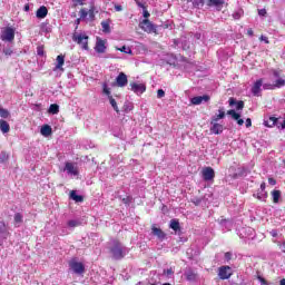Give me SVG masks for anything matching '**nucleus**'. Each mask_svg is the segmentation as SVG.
<instances>
[{
	"label": "nucleus",
	"mask_w": 285,
	"mask_h": 285,
	"mask_svg": "<svg viewBox=\"0 0 285 285\" xmlns=\"http://www.w3.org/2000/svg\"><path fill=\"white\" fill-rule=\"evenodd\" d=\"M56 67L53 68L55 71L60 70L61 72H63V63H66V56L63 55H59L56 58Z\"/></svg>",
	"instance_id": "obj_16"
},
{
	"label": "nucleus",
	"mask_w": 285,
	"mask_h": 285,
	"mask_svg": "<svg viewBox=\"0 0 285 285\" xmlns=\"http://www.w3.org/2000/svg\"><path fill=\"white\" fill-rule=\"evenodd\" d=\"M193 8L200 10V8L206 3L205 0H193Z\"/></svg>",
	"instance_id": "obj_29"
},
{
	"label": "nucleus",
	"mask_w": 285,
	"mask_h": 285,
	"mask_svg": "<svg viewBox=\"0 0 285 285\" xmlns=\"http://www.w3.org/2000/svg\"><path fill=\"white\" fill-rule=\"evenodd\" d=\"M79 14L80 19H86V17H88V11L85 8H82L80 9Z\"/></svg>",
	"instance_id": "obj_41"
},
{
	"label": "nucleus",
	"mask_w": 285,
	"mask_h": 285,
	"mask_svg": "<svg viewBox=\"0 0 285 285\" xmlns=\"http://www.w3.org/2000/svg\"><path fill=\"white\" fill-rule=\"evenodd\" d=\"M185 277H186L187 282H197L198 274L193 269H188L185 273Z\"/></svg>",
	"instance_id": "obj_19"
},
{
	"label": "nucleus",
	"mask_w": 285,
	"mask_h": 285,
	"mask_svg": "<svg viewBox=\"0 0 285 285\" xmlns=\"http://www.w3.org/2000/svg\"><path fill=\"white\" fill-rule=\"evenodd\" d=\"M233 19H235L236 21L242 19V17H244V10L243 9H239L237 11H234L233 13Z\"/></svg>",
	"instance_id": "obj_35"
},
{
	"label": "nucleus",
	"mask_w": 285,
	"mask_h": 285,
	"mask_svg": "<svg viewBox=\"0 0 285 285\" xmlns=\"http://www.w3.org/2000/svg\"><path fill=\"white\" fill-rule=\"evenodd\" d=\"M257 279L261 282L262 285H268L266 278L262 277L261 275L257 276Z\"/></svg>",
	"instance_id": "obj_46"
},
{
	"label": "nucleus",
	"mask_w": 285,
	"mask_h": 285,
	"mask_svg": "<svg viewBox=\"0 0 285 285\" xmlns=\"http://www.w3.org/2000/svg\"><path fill=\"white\" fill-rule=\"evenodd\" d=\"M169 228H171V230H175V233H178V230H181V226L179 225V220L178 219H171L170 224H169Z\"/></svg>",
	"instance_id": "obj_25"
},
{
	"label": "nucleus",
	"mask_w": 285,
	"mask_h": 285,
	"mask_svg": "<svg viewBox=\"0 0 285 285\" xmlns=\"http://www.w3.org/2000/svg\"><path fill=\"white\" fill-rule=\"evenodd\" d=\"M117 50H119V52H126V53H130V52H132V50H130V49H127L126 48V46H122L121 48H117Z\"/></svg>",
	"instance_id": "obj_45"
},
{
	"label": "nucleus",
	"mask_w": 285,
	"mask_h": 285,
	"mask_svg": "<svg viewBox=\"0 0 285 285\" xmlns=\"http://www.w3.org/2000/svg\"><path fill=\"white\" fill-rule=\"evenodd\" d=\"M102 92H104L105 95H107L108 99H109L110 97H112V95H110V88H108V85H107V83H104V85H102Z\"/></svg>",
	"instance_id": "obj_38"
},
{
	"label": "nucleus",
	"mask_w": 285,
	"mask_h": 285,
	"mask_svg": "<svg viewBox=\"0 0 285 285\" xmlns=\"http://www.w3.org/2000/svg\"><path fill=\"white\" fill-rule=\"evenodd\" d=\"M106 40L97 38L95 51L98 52V55H104V52H106Z\"/></svg>",
	"instance_id": "obj_13"
},
{
	"label": "nucleus",
	"mask_w": 285,
	"mask_h": 285,
	"mask_svg": "<svg viewBox=\"0 0 285 285\" xmlns=\"http://www.w3.org/2000/svg\"><path fill=\"white\" fill-rule=\"evenodd\" d=\"M70 197L73 199V202H77V203L83 202V196L77 195V191L75 190L70 193Z\"/></svg>",
	"instance_id": "obj_30"
},
{
	"label": "nucleus",
	"mask_w": 285,
	"mask_h": 285,
	"mask_svg": "<svg viewBox=\"0 0 285 285\" xmlns=\"http://www.w3.org/2000/svg\"><path fill=\"white\" fill-rule=\"evenodd\" d=\"M277 121H278V118L269 117L267 120L264 121V126H266V128H273L277 126Z\"/></svg>",
	"instance_id": "obj_21"
},
{
	"label": "nucleus",
	"mask_w": 285,
	"mask_h": 285,
	"mask_svg": "<svg viewBox=\"0 0 285 285\" xmlns=\"http://www.w3.org/2000/svg\"><path fill=\"white\" fill-rule=\"evenodd\" d=\"M130 202H132V197H130V196L122 198V204L128 205V204H130Z\"/></svg>",
	"instance_id": "obj_48"
},
{
	"label": "nucleus",
	"mask_w": 285,
	"mask_h": 285,
	"mask_svg": "<svg viewBox=\"0 0 285 285\" xmlns=\"http://www.w3.org/2000/svg\"><path fill=\"white\" fill-rule=\"evenodd\" d=\"M13 224L19 227L20 224H23V214L16 213L13 216Z\"/></svg>",
	"instance_id": "obj_26"
},
{
	"label": "nucleus",
	"mask_w": 285,
	"mask_h": 285,
	"mask_svg": "<svg viewBox=\"0 0 285 285\" xmlns=\"http://www.w3.org/2000/svg\"><path fill=\"white\" fill-rule=\"evenodd\" d=\"M73 3H78L79 6H83V1L86 0H72Z\"/></svg>",
	"instance_id": "obj_60"
},
{
	"label": "nucleus",
	"mask_w": 285,
	"mask_h": 285,
	"mask_svg": "<svg viewBox=\"0 0 285 285\" xmlns=\"http://www.w3.org/2000/svg\"><path fill=\"white\" fill-rule=\"evenodd\" d=\"M101 28H102V32L110 33V22L109 21H102Z\"/></svg>",
	"instance_id": "obj_34"
},
{
	"label": "nucleus",
	"mask_w": 285,
	"mask_h": 285,
	"mask_svg": "<svg viewBox=\"0 0 285 285\" xmlns=\"http://www.w3.org/2000/svg\"><path fill=\"white\" fill-rule=\"evenodd\" d=\"M0 130L3 132V135L10 132V124L3 119H0Z\"/></svg>",
	"instance_id": "obj_23"
},
{
	"label": "nucleus",
	"mask_w": 285,
	"mask_h": 285,
	"mask_svg": "<svg viewBox=\"0 0 285 285\" xmlns=\"http://www.w3.org/2000/svg\"><path fill=\"white\" fill-rule=\"evenodd\" d=\"M130 88L135 95H144V92H146L145 83L130 82Z\"/></svg>",
	"instance_id": "obj_11"
},
{
	"label": "nucleus",
	"mask_w": 285,
	"mask_h": 285,
	"mask_svg": "<svg viewBox=\"0 0 285 285\" xmlns=\"http://www.w3.org/2000/svg\"><path fill=\"white\" fill-rule=\"evenodd\" d=\"M109 104L114 108L115 112L119 114V107L117 106V100L112 98V96H109Z\"/></svg>",
	"instance_id": "obj_31"
},
{
	"label": "nucleus",
	"mask_w": 285,
	"mask_h": 285,
	"mask_svg": "<svg viewBox=\"0 0 285 285\" xmlns=\"http://www.w3.org/2000/svg\"><path fill=\"white\" fill-rule=\"evenodd\" d=\"M208 8H215L218 12H222L224 6H226V0H207Z\"/></svg>",
	"instance_id": "obj_6"
},
{
	"label": "nucleus",
	"mask_w": 285,
	"mask_h": 285,
	"mask_svg": "<svg viewBox=\"0 0 285 285\" xmlns=\"http://www.w3.org/2000/svg\"><path fill=\"white\" fill-rule=\"evenodd\" d=\"M202 175L205 181H213L215 179V169L213 167H205L202 170Z\"/></svg>",
	"instance_id": "obj_7"
},
{
	"label": "nucleus",
	"mask_w": 285,
	"mask_h": 285,
	"mask_svg": "<svg viewBox=\"0 0 285 285\" xmlns=\"http://www.w3.org/2000/svg\"><path fill=\"white\" fill-rule=\"evenodd\" d=\"M272 197H273V203L274 204H279V198L282 197V191L277 190V189H274L272 191Z\"/></svg>",
	"instance_id": "obj_28"
},
{
	"label": "nucleus",
	"mask_w": 285,
	"mask_h": 285,
	"mask_svg": "<svg viewBox=\"0 0 285 285\" xmlns=\"http://www.w3.org/2000/svg\"><path fill=\"white\" fill-rule=\"evenodd\" d=\"M116 83L118 88H125V86H128V76H126L124 72H120L116 78Z\"/></svg>",
	"instance_id": "obj_14"
},
{
	"label": "nucleus",
	"mask_w": 285,
	"mask_h": 285,
	"mask_svg": "<svg viewBox=\"0 0 285 285\" xmlns=\"http://www.w3.org/2000/svg\"><path fill=\"white\" fill-rule=\"evenodd\" d=\"M259 190H262V193H266V183L261 184V189Z\"/></svg>",
	"instance_id": "obj_57"
},
{
	"label": "nucleus",
	"mask_w": 285,
	"mask_h": 285,
	"mask_svg": "<svg viewBox=\"0 0 285 285\" xmlns=\"http://www.w3.org/2000/svg\"><path fill=\"white\" fill-rule=\"evenodd\" d=\"M232 276H233V271L230 269V266L223 265L218 268L219 279H230Z\"/></svg>",
	"instance_id": "obj_4"
},
{
	"label": "nucleus",
	"mask_w": 285,
	"mask_h": 285,
	"mask_svg": "<svg viewBox=\"0 0 285 285\" xmlns=\"http://www.w3.org/2000/svg\"><path fill=\"white\" fill-rule=\"evenodd\" d=\"M1 39L2 41H14V29L7 27L1 35Z\"/></svg>",
	"instance_id": "obj_10"
},
{
	"label": "nucleus",
	"mask_w": 285,
	"mask_h": 285,
	"mask_svg": "<svg viewBox=\"0 0 285 285\" xmlns=\"http://www.w3.org/2000/svg\"><path fill=\"white\" fill-rule=\"evenodd\" d=\"M12 49H4L3 53L6 55V57H10L12 55Z\"/></svg>",
	"instance_id": "obj_53"
},
{
	"label": "nucleus",
	"mask_w": 285,
	"mask_h": 285,
	"mask_svg": "<svg viewBox=\"0 0 285 285\" xmlns=\"http://www.w3.org/2000/svg\"><path fill=\"white\" fill-rule=\"evenodd\" d=\"M165 273H166L167 275H174V274H175V272L173 271V268H168L167 271H165Z\"/></svg>",
	"instance_id": "obj_58"
},
{
	"label": "nucleus",
	"mask_w": 285,
	"mask_h": 285,
	"mask_svg": "<svg viewBox=\"0 0 285 285\" xmlns=\"http://www.w3.org/2000/svg\"><path fill=\"white\" fill-rule=\"evenodd\" d=\"M227 115H229L235 121H237L242 117V115L237 114L235 109L228 110Z\"/></svg>",
	"instance_id": "obj_33"
},
{
	"label": "nucleus",
	"mask_w": 285,
	"mask_h": 285,
	"mask_svg": "<svg viewBox=\"0 0 285 285\" xmlns=\"http://www.w3.org/2000/svg\"><path fill=\"white\" fill-rule=\"evenodd\" d=\"M163 97H166V91H164V89H158L157 90V98L163 99Z\"/></svg>",
	"instance_id": "obj_42"
},
{
	"label": "nucleus",
	"mask_w": 285,
	"mask_h": 285,
	"mask_svg": "<svg viewBox=\"0 0 285 285\" xmlns=\"http://www.w3.org/2000/svg\"><path fill=\"white\" fill-rule=\"evenodd\" d=\"M269 235H272V237H277V229L269 232Z\"/></svg>",
	"instance_id": "obj_59"
},
{
	"label": "nucleus",
	"mask_w": 285,
	"mask_h": 285,
	"mask_svg": "<svg viewBox=\"0 0 285 285\" xmlns=\"http://www.w3.org/2000/svg\"><path fill=\"white\" fill-rule=\"evenodd\" d=\"M247 35H248L249 37H253V35H255V32L253 31V29H248V30H247Z\"/></svg>",
	"instance_id": "obj_63"
},
{
	"label": "nucleus",
	"mask_w": 285,
	"mask_h": 285,
	"mask_svg": "<svg viewBox=\"0 0 285 285\" xmlns=\"http://www.w3.org/2000/svg\"><path fill=\"white\" fill-rule=\"evenodd\" d=\"M262 86H264V79H258L254 82L252 87V95L254 97H262Z\"/></svg>",
	"instance_id": "obj_8"
},
{
	"label": "nucleus",
	"mask_w": 285,
	"mask_h": 285,
	"mask_svg": "<svg viewBox=\"0 0 285 285\" xmlns=\"http://www.w3.org/2000/svg\"><path fill=\"white\" fill-rule=\"evenodd\" d=\"M273 75H274V77H279V71L274 70V71H273Z\"/></svg>",
	"instance_id": "obj_64"
},
{
	"label": "nucleus",
	"mask_w": 285,
	"mask_h": 285,
	"mask_svg": "<svg viewBox=\"0 0 285 285\" xmlns=\"http://www.w3.org/2000/svg\"><path fill=\"white\" fill-rule=\"evenodd\" d=\"M268 184H271V186H275V184H277V180H275V178H268Z\"/></svg>",
	"instance_id": "obj_56"
},
{
	"label": "nucleus",
	"mask_w": 285,
	"mask_h": 285,
	"mask_svg": "<svg viewBox=\"0 0 285 285\" xmlns=\"http://www.w3.org/2000/svg\"><path fill=\"white\" fill-rule=\"evenodd\" d=\"M67 224L70 228H76V226H79V222L77 220H69Z\"/></svg>",
	"instance_id": "obj_43"
},
{
	"label": "nucleus",
	"mask_w": 285,
	"mask_h": 285,
	"mask_svg": "<svg viewBox=\"0 0 285 285\" xmlns=\"http://www.w3.org/2000/svg\"><path fill=\"white\" fill-rule=\"evenodd\" d=\"M0 117L2 119H8V117H10V111L6 108L0 107Z\"/></svg>",
	"instance_id": "obj_36"
},
{
	"label": "nucleus",
	"mask_w": 285,
	"mask_h": 285,
	"mask_svg": "<svg viewBox=\"0 0 285 285\" xmlns=\"http://www.w3.org/2000/svg\"><path fill=\"white\" fill-rule=\"evenodd\" d=\"M8 159H9L8 154L6 151H2L0 155V163L6 164V161H8Z\"/></svg>",
	"instance_id": "obj_39"
},
{
	"label": "nucleus",
	"mask_w": 285,
	"mask_h": 285,
	"mask_svg": "<svg viewBox=\"0 0 285 285\" xmlns=\"http://www.w3.org/2000/svg\"><path fill=\"white\" fill-rule=\"evenodd\" d=\"M69 268L76 275H83L86 273V265H83L81 262H77V258H73L69 262Z\"/></svg>",
	"instance_id": "obj_2"
},
{
	"label": "nucleus",
	"mask_w": 285,
	"mask_h": 285,
	"mask_svg": "<svg viewBox=\"0 0 285 285\" xmlns=\"http://www.w3.org/2000/svg\"><path fill=\"white\" fill-rule=\"evenodd\" d=\"M258 14H259V17H266V14H267L266 9H259Z\"/></svg>",
	"instance_id": "obj_54"
},
{
	"label": "nucleus",
	"mask_w": 285,
	"mask_h": 285,
	"mask_svg": "<svg viewBox=\"0 0 285 285\" xmlns=\"http://www.w3.org/2000/svg\"><path fill=\"white\" fill-rule=\"evenodd\" d=\"M253 197L262 202L263 199H266V197H268V193L258 189L257 193L253 194Z\"/></svg>",
	"instance_id": "obj_27"
},
{
	"label": "nucleus",
	"mask_w": 285,
	"mask_h": 285,
	"mask_svg": "<svg viewBox=\"0 0 285 285\" xmlns=\"http://www.w3.org/2000/svg\"><path fill=\"white\" fill-rule=\"evenodd\" d=\"M36 17L38 19H46V17H48V8L46 6H41L37 12H36Z\"/></svg>",
	"instance_id": "obj_18"
},
{
	"label": "nucleus",
	"mask_w": 285,
	"mask_h": 285,
	"mask_svg": "<svg viewBox=\"0 0 285 285\" xmlns=\"http://www.w3.org/2000/svg\"><path fill=\"white\" fill-rule=\"evenodd\" d=\"M50 115H59V105L52 104L49 107Z\"/></svg>",
	"instance_id": "obj_32"
},
{
	"label": "nucleus",
	"mask_w": 285,
	"mask_h": 285,
	"mask_svg": "<svg viewBox=\"0 0 285 285\" xmlns=\"http://www.w3.org/2000/svg\"><path fill=\"white\" fill-rule=\"evenodd\" d=\"M135 2L138 6V8H142V10H146V4H144L141 0H135Z\"/></svg>",
	"instance_id": "obj_49"
},
{
	"label": "nucleus",
	"mask_w": 285,
	"mask_h": 285,
	"mask_svg": "<svg viewBox=\"0 0 285 285\" xmlns=\"http://www.w3.org/2000/svg\"><path fill=\"white\" fill-rule=\"evenodd\" d=\"M225 117H226V111L224 110V107H220V108L218 109V115H215V116L212 118L210 122L217 124V121H219V119H224Z\"/></svg>",
	"instance_id": "obj_17"
},
{
	"label": "nucleus",
	"mask_w": 285,
	"mask_h": 285,
	"mask_svg": "<svg viewBox=\"0 0 285 285\" xmlns=\"http://www.w3.org/2000/svg\"><path fill=\"white\" fill-rule=\"evenodd\" d=\"M142 17H144L145 19H148V17H150V12H148V11L146 10V7H145V9H144V11H142Z\"/></svg>",
	"instance_id": "obj_55"
},
{
	"label": "nucleus",
	"mask_w": 285,
	"mask_h": 285,
	"mask_svg": "<svg viewBox=\"0 0 285 285\" xmlns=\"http://www.w3.org/2000/svg\"><path fill=\"white\" fill-rule=\"evenodd\" d=\"M225 259L226 262H230L233 259V253L230 252L225 253Z\"/></svg>",
	"instance_id": "obj_47"
},
{
	"label": "nucleus",
	"mask_w": 285,
	"mask_h": 285,
	"mask_svg": "<svg viewBox=\"0 0 285 285\" xmlns=\"http://www.w3.org/2000/svg\"><path fill=\"white\" fill-rule=\"evenodd\" d=\"M72 39L78 46H81L82 50H88V36L75 35Z\"/></svg>",
	"instance_id": "obj_5"
},
{
	"label": "nucleus",
	"mask_w": 285,
	"mask_h": 285,
	"mask_svg": "<svg viewBox=\"0 0 285 285\" xmlns=\"http://www.w3.org/2000/svg\"><path fill=\"white\" fill-rule=\"evenodd\" d=\"M245 126L246 128H250V126H253V120H250V118H247L245 121Z\"/></svg>",
	"instance_id": "obj_52"
},
{
	"label": "nucleus",
	"mask_w": 285,
	"mask_h": 285,
	"mask_svg": "<svg viewBox=\"0 0 285 285\" xmlns=\"http://www.w3.org/2000/svg\"><path fill=\"white\" fill-rule=\"evenodd\" d=\"M138 26L140 30L147 32V35H153V32L157 35V27L154 23H151L148 19L141 20Z\"/></svg>",
	"instance_id": "obj_3"
},
{
	"label": "nucleus",
	"mask_w": 285,
	"mask_h": 285,
	"mask_svg": "<svg viewBox=\"0 0 285 285\" xmlns=\"http://www.w3.org/2000/svg\"><path fill=\"white\" fill-rule=\"evenodd\" d=\"M283 86H285V80L282 79V78H279V79H277V80L275 81V83H274V89H275V88H283Z\"/></svg>",
	"instance_id": "obj_37"
},
{
	"label": "nucleus",
	"mask_w": 285,
	"mask_h": 285,
	"mask_svg": "<svg viewBox=\"0 0 285 285\" xmlns=\"http://www.w3.org/2000/svg\"><path fill=\"white\" fill-rule=\"evenodd\" d=\"M210 132L213 135H222L224 132V125L219 122H210Z\"/></svg>",
	"instance_id": "obj_15"
},
{
	"label": "nucleus",
	"mask_w": 285,
	"mask_h": 285,
	"mask_svg": "<svg viewBox=\"0 0 285 285\" xmlns=\"http://www.w3.org/2000/svg\"><path fill=\"white\" fill-rule=\"evenodd\" d=\"M151 233L158 237V239H166V233H164V230H161L159 227H153Z\"/></svg>",
	"instance_id": "obj_20"
},
{
	"label": "nucleus",
	"mask_w": 285,
	"mask_h": 285,
	"mask_svg": "<svg viewBox=\"0 0 285 285\" xmlns=\"http://www.w3.org/2000/svg\"><path fill=\"white\" fill-rule=\"evenodd\" d=\"M236 104V110H244V101L239 100L237 102V100H235V98H229V106H235Z\"/></svg>",
	"instance_id": "obj_24"
},
{
	"label": "nucleus",
	"mask_w": 285,
	"mask_h": 285,
	"mask_svg": "<svg viewBox=\"0 0 285 285\" xmlns=\"http://www.w3.org/2000/svg\"><path fill=\"white\" fill-rule=\"evenodd\" d=\"M110 253L114 259H124L126 257V250H124V245L118 239L112 242V246L110 247Z\"/></svg>",
	"instance_id": "obj_1"
},
{
	"label": "nucleus",
	"mask_w": 285,
	"mask_h": 285,
	"mask_svg": "<svg viewBox=\"0 0 285 285\" xmlns=\"http://www.w3.org/2000/svg\"><path fill=\"white\" fill-rule=\"evenodd\" d=\"M37 55H38L39 57H43V47H38V48H37Z\"/></svg>",
	"instance_id": "obj_50"
},
{
	"label": "nucleus",
	"mask_w": 285,
	"mask_h": 285,
	"mask_svg": "<svg viewBox=\"0 0 285 285\" xmlns=\"http://www.w3.org/2000/svg\"><path fill=\"white\" fill-rule=\"evenodd\" d=\"M236 121H237L238 126H244V119H242V117Z\"/></svg>",
	"instance_id": "obj_62"
},
{
	"label": "nucleus",
	"mask_w": 285,
	"mask_h": 285,
	"mask_svg": "<svg viewBox=\"0 0 285 285\" xmlns=\"http://www.w3.org/2000/svg\"><path fill=\"white\" fill-rule=\"evenodd\" d=\"M63 170L67 171L68 175H73V177L79 175V168L75 166V163L67 161Z\"/></svg>",
	"instance_id": "obj_9"
},
{
	"label": "nucleus",
	"mask_w": 285,
	"mask_h": 285,
	"mask_svg": "<svg viewBox=\"0 0 285 285\" xmlns=\"http://www.w3.org/2000/svg\"><path fill=\"white\" fill-rule=\"evenodd\" d=\"M40 132L43 137H50V135H52V127H50V125H43Z\"/></svg>",
	"instance_id": "obj_22"
},
{
	"label": "nucleus",
	"mask_w": 285,
	"mask_h": 285,
	"mask_svg": "<svg viewBox=\"0 0 285 285\" xmlns=\"http://www.w3.org/2000/svg\"><path fill=\"white\" fill-rule=\"evenodd\" d=\"M259 41H264L265 43H271V41L268 40V37L266 36H261Z\"/></svg>",
	"instance_id": "obj_51"
},
{
	"label": "nucleus",
	"mask_w": 285,
	"mask_h": 285,
	"mask_svg": "<svg viewBox=\"0 0 285 285\" xmlns=\"http://www.w3.org/2000/svg\"><path fill=\"white\" fill-rule=\"evenodd\" d=\"M89 14V19H95V6H91L89 11H87Z\"/></svg>",
	"instance_id": "obj_40"
},
{
	"label": "nucleus",
	"mask_w": 285,
	"mask_h": 285,
	"mask_svg": "<svg viewBox=\"0 0 285 285\" xmlns=\"http://www.w3.org/2000/svg\"><path fill=\"white\" fill-rule=\"evenodd\" d=\"M263 88L264 90H275V86L271 83H264Z\"/></svg>",
	"instance_id": "obj_44"
},
{
	"label": "nucleus",
	"mask_w": 285,
	"mask_h": 285,
	"mask_svg": "<svg viewBox=\"0 0 285 285\" xmlns=\"http://www.w3.org/2000/svg\"><path fill=\"white\" fill-rule=\"evenodd\" d=\"M204 101H205V104L210 101V96H208V95L196 96L190 99V104H193V106H200V104H204Z\"/></svg>",
	"instance_id": "obj_12"
},
{
	"label": "nucleus",
	"mask_w": 285,
	"mask_h": 285,
	"mask_svg": "<svg viewBox=\"0 0 285 285\" xmlns=\"http://www.w3.org/2000/svg\"><path fill=\"white\" fill-rule=\"evenodd\" d=\"M115 10H116L117 12H121L122 7H121V6H119V4H117V6H115Z\"/></svg>",
	"instance_id": "obj_61"
}]
</instances>
